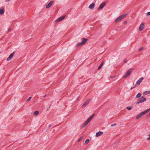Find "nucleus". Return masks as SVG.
Returning <instances> with one entry per match:
<instances>
[{"label":"nucleus","instance_id":"obj_1","mask_svg":"<svg viewBox=\"0 0 150 150\" xmlns=\"http://www.w3.org/2000/svg\"><path fill=\"white\" fill-rule=\"evenodd\" d=\"M95 114H93L91 115L83 124L82 127L83 128L86 127L87 125L89 122L92 119L93 117Z\"/></svg>","mask_w":150,"mask_h":150},{"label":"nucleus","instance_id":"obj_2","mask_svg":"<svg viewBox=\"0 0 150 150\" xmlns=\"http://www.w3.org/2000/svg\"><path fill=\"white\" fill-rule=\"evenodd\" d=\"M150 111V108H149L144 112H142L139 114L136 117V118L137 119H139L143 115H145L146 113Z\"/></svg>","mask_w":150,"mask_h":150},{"label":"nucleus","instance_id":"obj_3","mask_svg":"<svg viewBox=\"0 0 150 150\" xmlns=\"http://www.w3.org/2000/svg\"><path fill=\"white\" fill-rule=\"evenodd\" d=\"M127 15V14H124L120 16L115 20V23H117L118 22L125 17Z\"/></svg>","mask_w":150,"mask_h":150},{"label":"nucleus","instance_id":"obj_4","mask_svg":"<svg viewBox=\"0 0 150 150\" xmlns=\"http://www.w3.org/2000/svg\"><path fill=\"white\" fill-rule=\"evenodd\" d=\"M138 101L136 103V104L142 103L146 101V99L144 96H142L138 99Z\"/></svg>","mask_w":150,"mask_h":150},{"label":"nucleus","instance_id":"obj_5","mask_svg":"<svg viewBox=\"0 0 150 150\" xmlns=\"http://www.w3.org/2000/svg\"><path fill=\"white\" fill-rule=\"evenodd\" d=\"M106 3L105 2H103L100 4V6L97 9L98 11H99L101 9L103 8L105 6Z\"/></svg>","mask_w":150,"mask_h":150},{"label":"nucleus","instance_id":"obj_6","mask_svg":"<svg viewBox=\"0 0 150 150\" xmlns=\"http://www.w3.org/2000/svg\"><path fill=\"white\" fill-rule=\"evenodd\" d=\"M144 79V78L143 77L140 78L137 82L135 86V87H136L137 86V85H139L140 84V83Z\"/></svg>","mask_w":150,"mask_h":150},{"label":"nucleus","instance_id":"obj_7","mask_svg":"<svg viewBox=\"0 0 150 150\" xmlns=\"http://www.w3.org/2000/svg\"><path fill=\"white\" fill-rule=\"evenodd\" d=\"M54 1H51L46 6V8H48L50 7L53 4Z\"/></svg>","mask_w":150,"mask_h":150},{"label":"nucleus","instance_id":"obj_8","mask_svg":"<svg viewBox=\"0 0 150 150\" xmlns=\"http://www.w3.org/2000/svg\"><path fill=\"white\" fill-rule=\"evenodd\" d=\"M14 53L15 52L11 54L10 56L7 58V61H9L10 60H11L12 59Z\"/></svg>","mask_w":150,"mask_h":150},{"label":"nucleus","instance_id":"obj_9","mask_svg":"<svg viewBox=\"0 0 150 150\" xmlns=\"http://www.w3.org/2000/svg\"><path fill=\"white\" fill-rule=\"evenodd\" d=\"M91 101V100L89 99L87 100L86 102H84V103L82 105V108H83L87 104H88Z\"/></svg>","mask_w":150,"mask_h":150},{"label":"nucleus","instance_id":"obj_10","mask_svg":"<svg viewBox=\"0 0 150 150\" xmlns=\"http://www.w3.org/2000/svg\"><path fill=\"white\" fill-rule=\"evenodd\" d=\"M144 23H141L139 28V30L141 31L142 30L144 29Z\"/></svg>","mask_w":150,"mask_h":150},{"label":"nucleus","instance_id":"obj_11","mask_svg":"<svg viewBox=\"0 0 150 150\" xmlns=\"http://www.w3.org/2000/svg\"><path fill=\"white\" fill-rule=\"evenodd\" d=\"M66 16H62V17H60L57 20H56V22H59V21H62V20H63L64 18H65Z\"/></svg>","mask_w":150,"mask_h":150},{"label":"nucleus","instance_id":"obj_12","mask_svg":"<svg viewBox=\"0 0 150 150\" xmlns=\"http://www.w3.org/2000/svg\"><path fill=\"white\" fill-rule=\"evenodd\" d=\"M95 3H93L91 4L88 6V8L90 9H93L95 7Z\"/></svg>","mask_w":150,"mask_h":150},{"label":"nucleus","instance_id":"obj_13","mask_svg":"<svg viewBox=\"0 0 150 150\" xmlns=\"http://www.w3.org/2000/svg\"><path fill=\"white\" fill-rule=\"evenodd\" d=\"M103 132H99L96 134V137H98L100 136L103 134Z\"/></svg>","mask_w":150,"mask_h":150},{"label":"nucleus","instance_id":"obj_14","mask_svg":"<svg viewBox=\"0 0 150 150\" xmlns=\"http://www.w3.org/2000/svg\"><path fill=\"white\" fill-rule=\"evenodd\" d=\"M87 40L88 39L86 38H82V40L81 42L83 45H84L86 43Z\"/></svg>","mask_w":150,"mask_h":150},{"label":"nucleus","instance_id":"obj_15","mask_svg":"<svg viewBox=\"0 0 150 150\" xmlns=\"http://www.w3.org/2000/svg\"><path fill=\"white\" fill-rule=\"evenodd\" d=\"M133 68H131L129 69L127 71V73H128L129 75L131 74L132 72V71L133 70Z\"/></svg>","mask_w":150,"mask_h":150},{"label":"nucleus","instance_id":"obj_16","mask_svg":"<svg viewBox=\"0 0 150 150\" xmlns=\"http://www.w3.org/2000/svg\"><path fill=\"white\" fill-rule=\"evenodd\" d=\"M4 11L5 10L4 8L0 9V15L3 14L4 13Z\"/></svg>","mask_w":150,"mask_h":150},{"label":"nucleus","instance_id":"obj_17","mask_svg":"<svg viewBox=\"0 0 150 150\" xmlns=\"http://www.w3.org/2000/svg\"><path fill=\"white\" fill-rule=\"evenodd\" d=\"M150 93V91H144L143 93V95H146Z\"/></svg>","mask_w":150,"mask_h":150},{"label":"nucleus","instance_id":"obj_18","mask_svg":"<svg viewBox=\"0 0 150 150\" xmlns=\"http://www.w3.org/2000/svg\"><path fill=\"white\" fill-rule=\"evenodd\" d=\"M141 95H142V94L140 93H138L137 95H136V97L135 98H140V97H141Z\"/></svg>","mask_w":150,"mask_h":150},{"label":"nucleus","instance_id":"obj_19","mask_svg":"<svg viewBox=\"0 0 150 150\" xmlns=\"http://www.w3.org/2000/svg\"><path fill=\"white\" fill-rule=\"evenodd\" d=\"M103 64V62L102 63H101L100 65L98 67V70H100Z\"/></svg>","mask_w":150,"mask_h":150},{"label":"nucleus","instance_id":"obj_20","mask_svg":"<svg viewBox=\"0 0 150 150\" xmlns=\"http://www.w3.org/2000/svg\"><path fill=\"white\" fill-rule=\"evenodd\" d=\"M129 74L126 72L123 76V78H125L127 77Z\"/></svg>","mask_w":150,"mask_h":150},{"label":"nucleus","instance_id":"obj_21","mask_svg":"<svg viewBox=\"0 0 150 150\" xmlns=\"http://www.w3.org/2000/svg\"><path fill=\"white\" fill-rule=\"evenodd\" d=\"M83 45L82 43L81 42H79V43H78L77 44V45L76 46L77 47H78L79 46H81L82 45Z\"/></svg>","mask_w":150,"mask_h":150},{"label":"nucleus","instance_id":"obj_22","mask_svg":"<svg viewBox=\"0 0 150 150\" xmlns=\"http://www.w3.org/2000/svg\"><path fill=\"white\" fill-rule=\"evenodd\" d=\"M90 141V140L89 139H88L86 140L85 141V144H87Z\"/></svg>","mask_w":150,"mask_h":150},{"label":"nucleus","instance_id":"obj_23","mask_svg":"<svg viewBox=\"0 0 150 150\" xmlns=\"http://www.w3.org/2000/svg\"><path fill=\"white\" fill-rule=\"evenodd\" d=\"M39 111H38V110H36L34 112V115H37L39 114Z\"/></svg>","mask_w":150,"mask_h":150},{"label":"nucleus","instance_id":"obj_24","mask_svg":"<svg viewBox=\"0 0 150 150\" xmlns=\"http://www.w3.org/2000/svg\"><path fill=\"white\" fill-rule=\"evenodd\" d=\"M83 137L82 136H81V137L79 138V139H78V142H79V141H80L81 140H82V139L83 138Z\"/></svg>","mask_w":150,"mask_h":150},{"label":"nucleus","instance_id":"obj_25","mask_svg":"<svg viewBox=\"0 0 150 150\" xmlns=\"http://www.w3.org/2000/svg\"><path fill=\"white\" fill-rule=\"evenodd\" d=\"M128 110H131L132 108V107H127V108H126Z\"/></svg>","mask_w":150,"mask_h":150},{"label":"nucleus","instance_id":"obj_26","mask_svg":"<svg viewBox=\"0 0 150 150\" xmlns=\"http://www.w3.org/2000/svg\"><path fill=\"white\" fill-rule=\"evenodd\" d=\"M31 97H30L27 100V101H29L30 100L31 98Z\"/></svg>","mask_w":150,"mask_h":150},{"label":"nucleus","instance_id":"obj_27","mask_svg":"<svg viewBox=\"0 0 150 150\" xmlns=\"http://www.w3.org/2000/svg\"><path fill=\"white\" fill-rule=\"evenodd\" d=\"M149 137L147 138V140H149L150 139V134L149 135Z\"/></svg>","mask_w":150,"mask_h":150},{"label":"nucleus","instance_id":"obj_28","mask_svg":"<svg viewBox=\"0 0 150 150\" xmlns=\"http://www.w3.org/2000/svg\"><path fill=\"white\" fill-rule=\"evenodd\" d=\"M117 124L116 123H115V124H112L111 125V127H113V126H115V125H117Z\"/></svg>","mask_w":150,"mask_h":150},{"label":"nucleus","instance_id":"obj_29","mask_svg":"<svg viewBox=\"0 0 150 150\" xmlns=\"http://www.w3.org/2000/svg\"><path fill=\"white\" fill-rule=\"evenodd\" d=\"M11 31V28H10L8 30V32H10Z\"/></svg>","mask_w":150,"mask_h":150},{"label":"nucleus","instance_id":"obj_30","mask_svg":"<svg viewBox=\"0 0 150 150\" xmlns=\"http://www.w3.org/2000/svg\"><path fill=\"white\" fill-rule=\"evenodd\" d=\"M143 47H141V48H140V49H139V51H140L141 50H142V49H143Z\"/></svg>","mask_w":150,"mask_h":150},{"label":"nucleus","instance_id":"obj_31","mask_svg":"<svg viewBox=\"0 0 150 150\" xmlns=\"http://www.w3.org/2000/svg\"><path fill=\"white\" fill-rule=\"evenodd\" d=\"M146 15L147 16L150 15V12H148V13H147Z\"/></svg>","mask_w":150,"mask_h":150},{"label":"nucleus","instance_id":"obj_32","mask_svg":"<svg viewBox=\"0 0 150 150\" xmlns=\"http://www.w3.org/2000/svg\"><path fill=\"white\" fill-rule=\"evenodd\" d=\"M115 77V76H110V78H114Z\"/></svg>","mask_w":150,"mask_h":150},{"label":"nucleus","instance_id":"obj_33","mask_svg":"<svg viewBox=\"0 0 150 150\" xmlns=\"http://www.w3.org/2000/svg\"><path fill=\"white\" fill-rule=\"evenodd\" d=\"M127 62V61L126 59H125L124 60V62L125 63H126Z\"/></svg>","mask_w":150,"mask_h":150},{"label":"nucleus","instance_id":"obj_34","mask_svg":"<svg viewBox=\"0 0 150 150\" xmlns=\"http://www.w3.org/2000/svg\"><path fill=\"white\" fill-rule=\"evenodd\" d=\"M10 1V0H5V2H8V1Z\"/></svg>","mask_w":150,"mask_h":150},{"label":"nucleus","instance_id":"obj_35","mask_svg":"<svg viewBox=\"0 0 150 150\" xmlns=\"http://www.w3.org/2000/svg\"><path fill=\"white\" fill-rule=\"evenodd\" d=\"M51 127V124H50L49 126V128H50V127Z\"/></svg>","mask_w":150,"mask_h":150},{"label":"nucleus","instance_id":"obj_36","mask_svg":"<svg viewBox=\"0 0 150 150\" xmlns=\"http://www.w3.org/2000/svg\"><path fill=\"white\" fill-rule=\"evenodd\" d=\"M127 21H124V23H127Z\"/></svg>","mask_w":150,"mask_h":150},{"label":"nucleus","instance_id":"obj_37","mask_svg":"<svg viewBox=\"0 0 150 150\" xmlns=\"http://www.w3.org/2000/svg\"><path fill=\"white\" fill-rule=\"evenodd\" d=\"M148 116H150V112L149 114L148 115Z\"/></svg>","mask_w":150,"mask_h":150},{"label":"nucleus","instance_id":"obj_38","mask_svg":"<svg viewBox=\"0 0 150 150\" xmlns=\"http://www.w3.org/2000/svg\"><path fill=\"white\" fill-rule=\"evenodd\" d=\"M133 88H132V87H131V89H132Z\"/></svg>","mask_w":150,"mask_h":150},{"label":"nucleus","instance_id":"obj_39","mask_svg":"<svg viewBox=\"0 0 150 150\" xmlns=\"http://www.w3.org/2000/svg\"><path fill=\"white\" fill-rule=\"evenodd\" d=\"M45 96H44V97H45Z\"/></svg>","mask_w":150,"mask_h":150}]
</instances>
